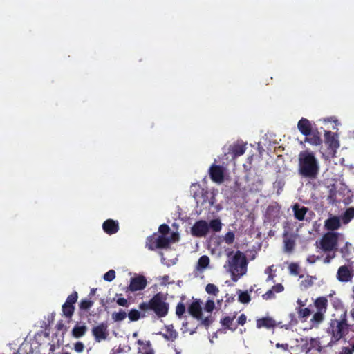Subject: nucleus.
I'll list each match as a JSON object with an SVG mask.
<instances>
[{
	"label": "nucleus",
	"mask_w": 354,
	"mask_h": 354,
	"mask_svg": "<svg viewBox=\"0 0 354 354\" xmlns=\"http://www.w3.org/2000/svg\"><path fill=\"white\" fill-rule=\"evenodd\" d=\"M169 239H170V242L171 241H173V242L178 241L179 239V235L176 232H173L171 235V237H169Z\"/></svg>",
	"instance_id": "obj_58"
},
{
	"label": "nucleus",
	"mask_w": 354,
	"mask_h": 354,
	"mask_svg": "<svg viewBox=\"0 0 354 354\" xmlns=\"http://www.w3.org/2000/svg\"><path fill=\"white\" fill-rule=\"evenodd\" d=\"M116 303L119 306H123V307H128L129 306V301L127 299L123 298V297H118L116 300Z\"/></svg>",
	"instance_id": "obj_50"
},
{
	"label": "nucleus",
	"mask_w": 354,
	"mask_h": 354,
	"mask_svg": "<svg viewBox=\"0 0 354 354\" xmlns=\"http://www.w3.org/2000/svg\"><path fill=\"white\" fill-rule=\"evenodd\" d=\"M170 243V239L163 235H157L156 247L157 248H166Z\"/></svg>",
	"instance_id": "obj_23"
},
{
	"label": "nucleus",
	"mask_w": 354,
	"mask_h": 354,
	"mask_svg": "<svg viewBox=\"0 0 354 354\" xmlns=\"http://www.w3.org/2000/svg\"><path fill=\"white\" fill-rule=\"evenodd\" d=\"M298 172L306 178L315 179L319 171V162L314 152L310 150L301 151L299 154Z\"/></svg>",
	"instance_id": "obj_1"
},
{
	"label": "nucleus",
	"mask_w": 354,
	"mask_h": 354,
	"mask_svg": "<svg viewBox=\"0 0 354 354\" xmlns=\"http://www.w3.org/2000/svg\"><path fill=\"white\" fill-rule=\"evenodd\" d=\"M325 313L316 311L310 319L313 325L318 326L324 319Z\"/></svg>",
	"instance_id": "obj_27"
},
{
	"label": "nucleus",
	"mask_w": 354,
	"mask_h": 354,
	"mask_svg": "<svg viewBox=\"0 0 354 354\" xmlns=\"http://www.w3.org/2000/svg\"><path fill=\"white\" fill-rule=\"evenodd\" d=\"M169 279V275H165V276H163V277H162V284H163V285H166V284H167V283H169L168 282Z\"/></svg>",
	"instance_id": "obj_61"
},
{
	"label": "nucleus",
	"mask_w": 354,
	"mask_h": 354,
	"mask_svg": "<svg viewBox=\"0 0 354 354\" xmlns=\"http://www.w3.org/2000/svg\"><path fill=\"white\" fill-rule=\"evenodd\" d=\"M348 328V326L338 322L337 319H331L328 329L331 330L332 338L328 346H332L342 339L344 335V330H347Z\"/></svg>",
	"instance_id": "obj_5"
},
{
	"label": "nucleus",
	"mask_w": 354,
	"mask_h": 354,
	"mask_svg": "<svg viewBox=\"0 0 354 354\" xmlns=\"http://www.w3.org/2000/svg\"><path fill=\"white\" fill-rule=\"evenodd\" d=\"M262 297L265 300H270L275 298V294L272 289L268 290L265 294L262 295Z\"/></svg>",
	"instance_id": "obj_49"
},
{
	"label": "nucleus",
	"mask_w": 354,
	"mask_h": 354,
	"mask_svg": "<svg viewBox=\"0 0 354 354\" xmlns=\"http://www.w3.org/2000/svg\"><path fill=\"white\" fill-rule=\"evenodd\" d=\"M84 344L82 342H77L74 344V349L77 353H81L84 349Z\"/></svg>",
	"instance_id": "obj_54"
},
{
	"label": "nucleus",
	"mask_w": 354,
	"mask_h": 354,
	"mask_svg": "<svg viewBox=\"0 0 354 354\" xmlns=\"http://www.w3.org/2000/svg\"><path fill=\"white\" fill-rule=\"evenodd\" d=\"M96 290H97L96 288H92L91 290V292H90L88 296L89 297L93 296L95 295V292H96Z\"/></svg>",
	"instance_id": "obj_64"
},
{
	"label": "nucleus",
	"mask_w": 354,
	"mask_h": 354,
	"mask_svg": "<svg viewBox=\"0 0 354 354\" xmlns=\"http://www.w3.org/2000/svg\"><path fill=\"white\" fill-rule=\"evenodd\" d=\"M325 143L328 146V154L330 157L335 156L336 151L339 147V142L335 134L330 131L324 133Z\"/></svg>",
	"instance_id": "obj_6"
},
{
	"label": "nucleus",
	"mask_w": 354,
	"mask_h": 354,
	"mask_svg": "<svg viewBox=\"0 0 354 354\" xmlns=\"http://www.w3.org/2000/svg\"><path fill=\"white\" fill-rule=\"evenodd\" d=\"M279 212V209L277 207L274 205H269L266 209V215L271 218V217L274 215V214H277Z\"/></svg>",
	"instance_id": "obj_44"
},
{
	"label": "nucleus",
	"mask_w": 354,
	"mask_h": 354,
	"mask_svg": "<svg viewBox=\"0 0 354 354\" xmlns=\"http://www.w3.org/2000/svg\"><path fill=\"white\" fill-rule=\"evenodd\" d=\"M337 234L335 232H328L322 236L318 247L325 252H336L337 250Z\"/></svg>",
	"instance_id": "obj_4"
},
{
	"label": "nucleus",
	"mask_w": 354,
	"mask_h": 354,
	"mask_svg": "<svg viewBox=\"0 0 354 354\" xmlns=\"http://www.w3.org/2000/svg\"><path fill=\"white\" fill-rule=\"evenodd\" d=\"M316 311L326 313L328 308V299L326 297H319L314 301Z\"/></svg>",
	"instance_id": "obj_19"
},
{
	"label": "nucleus",
	"mask_w": 354,
	"mask_h": 354,
	"mask_svg": "<svg viewBox=\"0 0 354 354\" xmlns=\"http://www.w3.org/2000/svg\"><path fill=\"white\" fill-rule=\"evenodd\" d=\"M209 264V258L206 256L203 255L201 257L198 261V266L197 268L198 270H203L206 268Z\"/></svg>",
	"instance_id": "obj_32"
},
{
	"label": "nucleus",
	"mask_w": 354,
	"mask_h": 354,
	"mask_svg": "<svg viewBox=\"0 0 354 354\" xmlns=\"http://www.w3.org/2000/svg\"><path fill=\"white\" fill-rule=\"evenodd\" d=\"M94 304V301L91 299H82L79 303V308L82 311L88 310Z\"/></svg>",
	"instance_id": "obj_26"
},
{
	"label": "nucleus",
	"mask_w": 354,
	"mask_h": 354,
	"mask_svg": "<svg viewBox=\"0 0 354 354\" xmlns=\"http://www.w3.org/2000/svg\"><path fill=\"white\" fill-rule=\"evenodd\" d=\"M209 232V225L207 221L200 220L196 221L191 227V234L195 237L205 236Z\"/></svg>",
	"instance_id": "obj_8"
},
{
	"label": "nucleus",
	"mask_w": 354,
	"mask_h": 354,
	"mask_svg": "<svg viewBox=\"0 0 354 354\" xmlns=\"http://www.w3.org/2000/svg\"><path fill=\"white\" fill-rule=\"evenodd\" d=\"M295 246V241L292 238H288L284 240V248L287 252H291Z\"/></svg>",
	"instance_id": "obj_35"
},
{
	"label": "nucleus",
	"mask_w": 354,
	"mask_h": 354,
	"mask_svg": "<svg viewBox=\"0 0 354 354\" xmlns=\"http://www.w3.org/2000/svg\"><path fill=\"white\" fill-rule=\"evenodd\" d=\"M77 299L78 293L76 291H74L67 297L64 304H66L71 307H75V304L77 302Z\"/></svg>",
	"instance_id": "obj_30"
},
{
	"label": "nucleus",
	"mask_w": 354,
	"mask_h": 354,
	"mask_svg": "<svg viewBox=\"0 0 354 354\" xmlns=\"http://www.w3.org/2000/svg\"><path fill=\"white\" fill-rule=\"evenodd\" d=\"M156 238V234H153L152 236H150L147 238L146 241V247H147L149 250H154L155 249H157Z\"/></svg>",
	"instance_id": "obj_31"
},
{
	"label": "nucleus",
	"mask_w": 354,
	"mask_h": 354,
	"mask_svg": "<svg viewBox=\"0 0 354 354\" xmlns=\"http://www.w3.org/2000/svg\"><path fill=\"white\" fill-rule=\"evenodd\" d=\"M228 263L234 281H236L238 278L244 275L247 272L248 261L246 257L239 250L234 253L232 258L229 260Z\"/></svg>",
	"instance_id": "obj_3"
},
{
	"label": "nucleus",
	"mask_w": 354,
	"mask_h": 354,
	"mask_svg": "<svg viewBox=\"0 0 354 354\" xmlns=\"http://www.w3.org/2000/svg\"><path fill=\"white\" fill-rule=\"evenodd\" d=\"M297 312L299 318H306L312 313L309 308H298Z\"/></svg>",
	"instance_id": "obj_38"
},
{
	"label": "nucleus",
	"mask_w": 354,
	"mask_h": 354,
	"mask_svg": "<svg viewBox=\"0 0 354 354\" xmlns=\"http://www.w3.org/2000/svg\"><path fill=\"white\" fill-rule=\"evenodd\" d=\"M274 277V274H272V273H270L268 274V278H267V281L273 280Z\"/></svg>",
	"instance_id": "obj_63"
},
{
	"label": "nucleus",
	"mask_w": 354,
	"mask_h": 354,
	"mask_svg": "<svg viewBox=\"0 0 354 354\" xmlns=\"http://www.w3.org/2000/svg\"><path fill=\"white\" fill-rule=\"evenodd\" d=\"M297 303L299 304V308H302L305 306V304L304 303V301H302L301 299H298L297 301Z\"/></svg>",
	"instance_id": "obj_62"
},
{
	"label": "nucleus",
	"mask_w": 354,
	"mask_h": 354,
	"mask_svg": "<svg viewBox=\"0 0 354 354\" xmlns=\"http://www.w3.org/2000/svg\"><path fill=\"white\" fill-rule=\"evenodd\" d=\"M292 210L296 219L304 221L308 209L304 206L300 207L299 204L296 203L293 205Z\"/></svg>",
	"instance_id": "obj_21"
},
{
	"label": "nucleus",
	"mask_w": 354,
	"mask_h": 354,
	"mask_svg": "<svg viewBox=\"0 0 354 354\" xmlns=\"http://www.w3.org/2000/svg\"><path fill=\"white\" fill-rule=\"evenodd\" d=\"M122 352V348H121L120 347H118L117 348H114L112 349L111 354H119Z\"/></svg>",
	"instance_id": "obj_60"
},
{
	"label": "nucleus",
	"mask_w": 354,
	"mask_h": 354,
	"mask_svg": "<svg viewBox=\"0 0 354 354\" xmlns=\"http://www.w3.org/2000/svg\"><path fill=\"white\" fill-rule=\"evenodd\" d=\"M324 226L328 230H336L341 226L340 220L337 216H335L330 217L325 221Z\"/></svg>",
	"instance_id": "obj_20"
},
{
	"label": "nucleus",
	"mask_w": 354,
	"mask_h": 354,
	"mask_svg": "<svg viewBox=\"0 0 354 354\" xmlns=\"http://www.w3.org/2000/svg\"><path fill=\"white\" fill-rule=\"evenodd\" d=\"M215 308L214 301L212 299H208L205 305V310L208 313H212Z\"/></svg>",
	"instance_id": "obj_47"
},
{
	"label": "nucleus",
	"mask_w": 354,
	"mask_h": 354,
	"mask_svg": "<svg viewBox=\"0 0 354 354\" xmlns=\"http://www.w3.org/2000/svg\"><path fill=\"white\" fill-rule=\"evenodd\" d=\"M246 315L245 314H241L237 319V324L243 326L246 323Z\"/></svg>",
	"instance_id": "obj_56"
},
{
	"label": "nucleus",
	"mask_w": 354,
	"mask_h": 354,
	"mask_svg": "<svg viewBox=\"0 0 354 354\" xmlns=\"http://www.w3.org/2000/svg\"><path fill=\"white\" fill-rule=\"evenodd\" d=\"M319 256H315L314 254L313 255H310L307 258V261L310 263V264H313L315 263L318 259H319Z\"/></svg>",
	"instance_id": "obj_57"
},
{
	"label": "nucleus",
	"mask_w": 354,
	"mask_h": 354,
	"mask_svg": "<svg viewBox=\"0 0 354 354\" xmlns=\"http://www.w3.org/2000/svg\"><path fill=\"white\" fill-rule=\"evenodd\" d=\"M115 278V272L113 270H110L106 272L103 277V279L109 282L112 281Z\"/></svg>",
	"instance_id": "obj_43"
},
{
	"label": "nucleus",
	"mask_w": 354,
	"mask_h": 354,
	"mask_svg": "<svg viewBox=\"0 0 354 354\" xmlns=\"http://www.w3.org/2000/svg\"><path fill=\"white\" fill-rule=\"evenodd\" d=\"M130 321L136 322L140 318V313L136 309H131L127 314Z\"/></svg>",
	"instance_id": "obj_39"
},
{
	"label": "nucleus",
	"mask_w": 354,
	"mask_h": 354,
	"mask_svg": "<svg viewBox=\"0 0 354 354\" xmlns=\"http://www.w3.org/2000/svg\"><path fill=\"white\" fill-rule=\"evenodd\" d=\"M209 230L212 229L214 232H217L221 231L222 227L221 222L219 219H213L209 222Z\"/></svg>",
	"instance_id": "obj_34"
},
{
	"label": "nucleus",
	"mask_w": 354,
	"mask_h": 354,
	"mask_svg": "<svg viewBox=\"0 0 354 354\" xmlns=\"http://www.w3.org/2000/svg\"><path fill=\"white\" fill-rule=\"evenodd\" d=\"M192 189H194V188L196 189V191H194V194H193V196L194 197V198L196 200H197L199 194H201L202 196H203L205 194H207V192L205 191L204 189H203L201 187V185L199 184H198V183L192 184Z\"/></svg>",
	"instance_id": "obj_36"
},
{
	"label": "nucleus",
	"mask_w": 354,
	"mask_h": 354,
	"mask_svg": "<svg viewBox=\"0 0 354 354\" xmlns=\"http://www.w3.org/2000/svg\"><path fill=\"white\" fill-rule=\"evenodd\" d=\"M304 142H308L313 146H319L322 143V140L321 138V133L318 131L317 128H315V129L310 133V135L306 136Z\"/></svg>",
	"instance_id": "obj_16"
},
{
	"label": "nucleus",
	"mask_w": 354,
	"mask_h": 354,
	"mask_svg": "<svg viewBox=\"0 0 354 354\" xmlns=\"http://www.w3.org/2000/svg\"><path fill=\"white\" fill-rule=\"evenodd\" d=\"M234 157H238L243 155L245 151V147L239 144L233 145L230 147Z\"/></svg>",
	"instance_id": "obj_24"
},
{
	"label": "nucleus",
	"mask_w": 354,
	"mask_h": 354,
	"mask_svg": "<svg viewBox=\"0 0 354 354\" xmlns=\"http://www.w3.org/2000/svg\"><path fill=\"white\" fill-rule=\"evenodd\" d=\"M274 292L279 293L284 290V287L281 283H277L273 286L271 288Z\"/></svg>",
	"instance_id": "obj_55"
},
{
	"label": "nucleus",
	"mask_w": 354,
	"mask_h": 354,
	"mask_svg": "<svg viewBox=\"0 0 354 354\" xmlns=\"http://www.w3.org/2000/svg\"><path fill=\"white\" fill-rule=\"evenodd\" d=\"M353 273L346 266H340L337 272V278L341 282H348L352 280Z\"/></svg>",
	"instance_id": "obj_12"
},
{
	"label": "nucleus",
	"mask_w": 354,
	"mask_h": 354,
	"mask_svg": "<svg viewBox=\"0 0 354 354\" xmlns=\"http://www.w3.org/2000/svg\"><path fill=\"white\" fill-rule=\"evenodd\" d=\"M201 301L199 299H194L187 307L188 313L197 320L201 319L203 311Z\"/></svg>",
	"instance_id": "obj_11"
},
{
	"label": "nucleus",
	"mask_w": 354,
	"mask_h": 354,
	"mask_svg": "<svg viewBox=\"0 0 354 354\" xmlns=\"http://www.w3.org/2000/svg\"><path fill=\"white\" fill-rule=\"evenodd\" d=\"M62 311L63 315L69 319H71L74 314L75 307H71L66 304H63L62 306Z\"/></svg>",
	"instance_id": "obj_29"
},
{
	"label": "nucleus",
	"mask_w": 354,
	"mask_h": 354,
	"mask_svg": "<svg viewBox=\"0 0 354 354\" xmlns=\"http://www.w3.org/2000/svg\"><path fill=\"white\" fill-rule=\"evenodd\" d=\"M198 321H201V325L208 328L214 322V319L212 317V316H208L205 318H203L202 317L201 319H199Z\"/></svg>",
	"instance_id": "obj_45"
},
{
	"label": "nucleus",
	"mask_w": 354,
	"mask_h": 354,
	"mask_svg": "<svg viewBox=\"0 0 354 354\" xmlns=\"http://www.w3.org/2000/svg\"><path fill=\"white\" fill-rule=\"evenodd\" d=\"M170 231V227L167 224H162L159 227V232L162 235L165 236L168 234Z\"/></svg>",
	"instance_id": "obj_52"
},
{
	"label": "nucleus",
	"mask_w": 354,
	"mask_h": 354,
	"mask_svg": "<svg viewBox=\"0 0 354 354\" xmlns=\"http://www.w3.org/2000/svg\"><path fill=\"white\" fill-rule=\"evenodd\" d=\"M205 290L208 294L214 295H217L219 292L218 287L213 283H208L206 286Z\"/></svg>",
	"instance_id": "obj_42"
},
{
	"label": "nucleus",
	"mask_w": 354,
	"mask_h": 354,
	"mask_svg": "<svg viewBox=\"0 0 354 354\" xmlns=\"http://www.w3.org/2000/svg\"><path fill=\"white\" fill-rule=\"evenodd\" d=\"M288 269L290 272L294 275H298L299 273V267L297 263H292L289 265Z\"/></svg>",
	"instance_id": "obj_46"
},
{
	"label": "nucleus",
	"mask_w": 354,
	"mask_h": 354,
	"mask_svg": "<svg viewBox=\"0 0 354 354\" xmlns=\"http://www.w3.org/2000/svg\"><path fill=\"white\" fill-rule=\"evenodd\" d=\"M337 191L335 185H331L328 191V200L332 204H334L337 202Z\"/></svg>",
	"instance_id": "obj_25"
},
{
	"label": "nucleus",
	"mask_w": 354,
	"mask_h": 354,
	"mask_svg": "<svg viewBox=\"0 0 354 354\" xmlns=\"http://www.w3.org/2000/svg\"><path fill=\"white\" fill-rule=\"evenodd\" d=\"M127 313L122 309H120L119 312H114L112 313V319L114 322H122L127 317Z\"/></svg>",
	"instance_id": "obj_33"
},
{
	"label": "nucleus",
	"mask_w": 354,
	"mask_h": 354,
	"mask_svg": "<svg viewBox=\"0 0 354 354\" xmlns=\"http://www.w3.org/2000/svg\"><path fill=\"white\" fill-rule=\"evenodd\" d=\"M353 218H354V208L350 207L344 213V222L348 223Z\"/></svg>",
	"instance_id": "obj_40"
},
{
	"label": "nucleus",
	"mask_w": 354,
	"mask_h": 354,
	"mask_svg": "<svg viewBox=\"0 0 354 354\" xmlns=\"http://www.w3.org/2000/svg\"><path fill=\"white\" fill-rule=\"evenodd\" d=\"M91 333L96 342L106 340L109 335L108 324L106 322H101L98 325L93 326L91 329Z\"/></svg>",
	"instance_id": "obj_7"
},
{
	"label": "nucleus",
	"mask_w": 354,
	"mask_h": 354,
	"mask_svg": "<svg viewBox=\"0 0 354 354\" xmlns=\"http://www.w3.org/2000/svg\"><path fill=\"white\" fill-rule=\"evenodd\" d=\"M239 297L238 300L239 302L242 304H248L250 300V296L248 291H241V290H239L237 292Z\"/></svg>",
	"instance_id": "obj_28"
},
{
	"label": "nucleus",
	"mask_w": 354,
	"mask_h": 354,
	"mask_svg": "<svg viewBox=\"0 0 354 354\" xmlns=\"http://www.w3.org/2000/svg\"><path fill=\"white\" fill-rule=\"evenodd\" d=\"M352 351L348 347H343L342 351L339 354H353Z\"/></svg>",
	"instance_id": "obj_59"
},
{
	"label": "nucleus",
	"mask_w": 354,
	"mask_h": 354,
	"mask_svg": "<svg viewBox=\"0 0 354 354\" xmlns=\"http://www.w3.org/2000/svg\"><path fill=\"white\" fill-rule=\"evenodd\" d=\"M256 326L257 328L272 329L277 326V322L270 317H264L257 319Z\"/></svg>",
	"instance_id": "obj_14"
},
{
	"label": "nucleus",
	"mask_w": 354,
	"mask_h": 354,
	"mask_svg": "<svg viewBox=\"0 0 354 354\" xmlns=\"http://www.w3.org/2000/svg\"><path fill=\"white\" fill-rule=\"evenodd\" d=\"M166 300V295L159 292L154 295L148 302L140 303L139 308L144 311L151 310L159 318L165 317L167 315L169 309V304Z\"/></svg>",
	"instance_id": "obj_2"
},
{
	"label": "nucleus",
	"mask_w": 354,
	"mask_h": 354,
	"mask_svg": "<svg viewBox=\"0 0 354 354\" xmlns=\"http://www.w3.org/2000/svg\"><path fill=\"white\" fill-rule=\"evenodd\" d=\"M236 313H234L233 316H225L221 319L220 323L224 329H227L231 331H235L237 329V324L233 323L236 318Z\"/></svg>",
	"instance_id": "obj_17"
},
{
	"label": "nucleus",
	"mask_w": 354,
	"mask_h": 354,
	"mask_svg": "<svg viewBox=\"0 0 354 354\" xmlns=\"http://www.w3.org/2000/svg\"><path fill=\"white\" fill-rule=\"evenodd\" d=\"M119 223L118 221L107 219L102 224V229L109 235L117 233L119 230Z\"/></svg>",
	"instance_id": "obj_13"
},
{
	"label": "nucleus",
	"mask_w": 354,
	"mask_h": 354,
	"mask_svg": "<svg viewBox=\"0 0 354 354\" xmlns=\"http://www.w3.org/2000/svg\"><path fill=\"white\" fill-rule=\"evenodd\" d=\"M185 311V305L183 302H179L176 307V314L178 317L181 318Z\"/></svg>",
	"instance_id": "obj_41"
},
{
	"label": "nucleus",
	"mask_w": 354,
	"mask_h": 354,
	"mask_svg": "<svg viewBox=\"0 0 354 354\" xmlns=\"http://www.w3.org/2000/svg\"><path fill=\"white\" fill-rule=\"evenodd\" d=\"M88 327L84 323L77 322L73 328L71 334L75 338L83 337L87 332Z\"/></svg>",
	"instance_id": "obj_18"
},
{
	"label": "nucleus",
	"mask_w": 354,
	"mask_h": 354,
	"mask_svg": "<svg viewBox=\"0 0 354 354\" xmlns=\"http://www.w3.org/2000/svg\"><path fill=\"white\" fill-rule=\"evenodd\" d=\"M234 234L231 231L227 232L224 236V240L227 244H232L234 241Z\"/></svg>",
	"instance_id": "obj_48"
},
{
	"label": "nucleus",
	"mask_w": 354,
	"mask_h": 354,
	"mask_svg": "<svg viewBox=\"0 0 354 354\" xmlns=\"http://www.w3.org/2000/svg\"><path fill=\"white\" fill-rule=\"evenodd\" d=\"M178 333L174 328L173 325H169L166 327V333H162V336L167 341H174L178 337Z\"/></svg>",
	"instance_id": "obj_22"
},
{
	"label": "nucleus",
	"mask_w": 354,
	"mask_h": 354,
	"mask_svg": "<svg viewBox=\"0 0 354 354\" xmlns=\"http://www.w3.org/2000/svg\"><path fill=\"white\" fill-rule=\"evenodd\" d=\"M337 321L341 322L342 324H345L347 326H349V324L347 322V312H346V310L344 311V313L340 315V317L339 319H337Z\"/></svg>",
	"instance_id": "obj_53"
},
{
	"label": "nucleus",
	"mask_w": 354,
	"mask_h": 354,
	"mask_svg": "<svg viewBox=\"0 0 354 354\" xmlns=\"http://www.w3.org/2000/svg\"><path fill=\"white\" fill-rule=\"evenodd\" d=\"M147 284V281L145 277L138 275L131 279L130 284L127 288L131 292L142 290L145 288Z\"/></svg>",
	"instance_id": "obj_9"
},
{
	"label": "nucleus",
	"mask_w": 354,
	"mask_h": 354,
	"mask_svg": "<svg viewBox=\"0 0 354 354\" xmlns=\"http://www.w3.org/2000/svg\"><path fill=\"white\" fill-rule=\"evenodd\" d=\"M315 280H316L315 277L308 275L304 280L301 281V286L307 289L314 284Z\"/></svg>",
	"instance_id": "obj_37"
},
{
	"label": "nucleus",
	"mask_w": 354,
	"mask_h": 354,
	"mask_svg": "<svg viewBox=\"0 0 354 354\" xmlns=\"http://www.w3.org/2000/svg\"><path fill=\"white\" fill-rule=\"evenodd\" d=\"M297 128L304 136H308L315 129L311 122L306 118H302L297 123Z\"/></svg>",
	"instance_id": "obj_15"
},
{
	"label": "nucleus",
	"mask_w": 354,
	"mask_h": 354,
	"mask_svg": "<svg viewBox=\"0 0 354 354\" xmlns=\"http://www.w3.org/2000/svg\"><path fill=\"white\" fill-rule=\"evenodd\" d=\"M211 180L216 183L224 180V170L222 166L213 164L209 169Z\"/></svg>",
	"instance_id": "obj_10"
},
{
	"label": "nucleus",
	"mask_w": 354,
	"mask_h": 354,
	"mask_svg": "<svg viewBox=\"0 0 354 354\" xmlns=\"http://www.w3.org/2000/svg\"><path fill=\"white\" fill-rule=\"evenodd\" d=\"M336 256V252H327L326 257L324 259V263H329L330 261Z\"/></svg>",
	"instance_id": "obj_51"
}]
</instances>
